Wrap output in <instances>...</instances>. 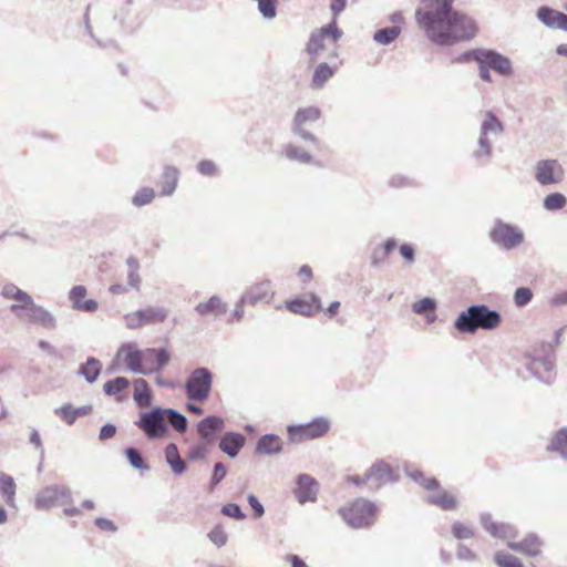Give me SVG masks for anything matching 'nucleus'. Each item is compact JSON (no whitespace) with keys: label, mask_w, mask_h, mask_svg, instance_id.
Here are the masks:
<instances>
[{"label":"nucleus","mask_w":567,"mask_h":567,"mask_svg":"<svg viewBox=\"0 0 567 567\" xmlns=\"http://www.w3.org/2000/svg\"><path fill=\"white\" fill-rule=\"evenodd\" d=\"M197 169L202 175L214 176L217 173V166L213 161L205 159L198 163Z\"/></svg>","instance_id":"nucleus-51"},{"label":"nucleus","mask_w":567,"mask_h":567,"mask_svg":"<svg viewBox=\"0 0 567 567\" xmlns=\"http://www.w3.org/2000/svg\"><path fill=\"white\" fill-rule=\"evenodd\" d=\"M91 405H83L73 408L71 404H65L55 410V414L61 417L66 424L72 425L78 417L86 416L92 413Z\"/></svg>","instance_id":"nucleus-23"},{"label":"nucleus","mask_w":567,"mask_h":567,"mask_svg":"<svg viewBox=\"0 0 567 567\" xmlns=\"http://www.w3.org/2000/svg\"><path fill=\"white\" fill-rule=\"evenodd\" d=\"M340 302L339 301H333L329 305V307L327 309H324V313L329 317V318H333L336 317L338 313H339V310H340Z\"/></svg>","instance_id":"nucleus-61"},{"label":"nucleus","mask_w":567,"mask_h":567,"mask_svg":"<svg viewBox=\"0 0 567 567\" xmlns=\"http://www.w3.org/2000/svg\"><path fill=\"white\" fill-rule=\"evenodd\" d=\"M128 385L130 382L126 378L117 377L105 382L103 385V391L105 392L106 395L116 396L117 394L126 390Z\"/></svg>","instance_id":"nucleus-36"},{"label":"nucleus","mask_w":567,"mask_h":567,"mask_svg":"<svg viewBox=\"0 0 567 567\" xmlns=\"http://www.w3.org/2000/svg\"><path fill=\"white\" fill-rule=\"evenodd\" d=\"M95 524L99 528L103 529V530H115L116 527L115 525L113 524V522L106 519V518H97L95 520Z\"/></svg>","instance_id":"nucleus-57"},{"label":"nucleus","mask_w":567,"mask_h":567,"mask_svg":"<svg viewBox=\"0 0 567 567\" xmlns=\"http://www.w3.org/2000/svg\"><path fill=\"white\" fill-rule=\"evenodd\" d=\"M401 33V28L390 27L380 29L374 33V40L381 44H389L393 42Z\"/></svg>","instance_id":"nucleus-38"},{"label":"nucleus","mask_w":567,"mask_h":567,"mask_svg":"<svg viewBox=\"0 0 567 567\" xmlns=\"http://www.w3.org/2000/svg\"><path fill=\"white\" fill-rule=\"evenodd\" d=\"M208 537L218 547L224 546L227 542V534L221 526H215L209 532Z\"/></svg>","instance_id":"nucleus-49"},{"label":"nucleus","mask_w":567,"mask_h":567,"mask_svg":"<svg viewBox=\"0 0 567 567\" xmlns=\"http://www.w3.org/2000/svg\"><path fill=\"white\" fill-rule=\"evenodd\" d=\"M503 131V125L499 122V120L492 113L486 112L485 118L482 123L481 128V137H480V146L481 151L480 154L482 155H488L491 153V145L487 141V135L489 133L492 134H498Z\"/></svg>","instance_id":"nucleus-15"},{"label":"nucleus","mask_w":567,"mask_h":567,"mask_svg":"<svg viewBox=\"0 0 567 567\" xmlns=\"http://www.w3.org/2000/svg\"><path fill=\"white\" fill-rule=\"evenodd\" d=\"M178 182V171L175 167H165L162 178L158 182L161 194L164 196L172 195L176 189Z\"/></svg>","instance_id":"nucleus-25"},{"label":"nucleus","mask_w":567,"mask_h":567,"mask_svg":"<svg viewBox=\"0 0 567 567\" xmlns=\"http://www.w3.org/2000/svg\"><path fill=\"white\" fill-rule=\"evenodd\" d=\"M275 297L271 282L264 280L252 285L241 297V305L256 306L258 303H269Z\"/></svg>","instance_id":"nucleus-12"},{"label":"nucleus","mask_w":567,"mask_h":567,"mask_svg":"<svg viewBox=\"0 0 567 567\" xmlns=\"http://www.w3.org/2000/svg\"><path fill=\"white\" fill-rule=\"evenodd\" d=\"M491 238L494 243L511 249L520 245L524 236L516 227L499 223L491 231Z\"/></svg>","instance_id":"nucleus-10"},{"label":"nucleus","mask_w":567,"mask_h":567,"mask_svg":"<svg viewBox=\"0 0 567 567\" xmlns=\"http://www.w3.org/2000/svg\"><path fill=\"white\" fill-rule=\"evenodd\" d=\"M248 501H249V504L251 505V507L255 511V515L257 517H260L264 514L262 505L259 503V501L254 495H250Z\"/></svg>","instance_id":"nucleus-58"},{"label":"nucleus","mask_w":567,"mask_h":567,"mask_svg":"<svg viewBox=\"0 0 567 567\" xmlns=\"http://www.w3.org/2000/svg\"><path fill=\"white\" fill-rule=\"evenodd\" d=\"M567 203L566 197L560 193H553L546 196L544 200V206L548 210H557L565 207Z\"/></svg>","instance_id":"nucleus-41"},{"label":"nucleus","mask_w":567,"mask_h":567,"mask_svg":"<svg viewBox=\"0 0 567 567\" xmlns=\"http://www.w3.org/2000/svg\"><path fill=\"white\" fill-rule=\"evenodd\" d=\"M284 154L291 161H298L301 163H309L311 161V155L308 152L302 147L292 144H289L284 148Z\"/></svg>","instance_id":"nucleus-37"},{"label":"nucleus","mask_w":567,"mask_h":567,"mask_svg":"<svg viewBox=\"0 0 567 567\" xmlns=\"http://www.w3.org/2000/svg\"><path fill=\"white\" fill-rule=\"evenodd\" d=\"M21 318L30 322L40 323L47 328H51L54 324V320L51 315L34 303L22 313Z\"/></svg>","instance_id":"nucleus-24"},{"label":"nucleus","mask_w":567,"mask_h":567,"mask_svg":"<svg viewBox=\"0 0 567 567\" xmlns=\"http://www.w3.org/2000/svg\"><path fill=\"white\" fill-rule=\"evenodd\" d=\"M501 315L486 306H472L462 311L455 320V328L462 333H474L477 329L493 330L501 324Z\"/></svg>","instance_id":"nucleus-2"},{"label":"nucleus","mask_w":567,"mask_h":567,"mask_svg":"<svg viewBox=\"0 0 567 567\" xmlns=\"http://www.w3.org/2000/svg\"><path fill=\"white\" fill-rule=\"evenodd\" d=\"M287 560L290 561L292 567H308L306 563L297 555L287 556Z\"/></svg>","instance_id":"nucleus-63"},{"label":"nucleus","mask_w":567,"mask_h":567,"mask_svg":"<svg viewBox=\"0 0 567 567\" xmlns=\"http://www.w3.org/2000/svg\"><path fill=\"white\" fill-rule=\"evenodd\" d=\"M134 385V401L141 408H146L151 404L152 394L147 382L144 379H137Z\"/></svg>","instance_id":"nucleus-32"},{"label":"nucleus","mask_w":567,"mask_h":567,"mask_svg":"<svg viewBox=\"0 0 567 567\" xmlns=\"http://www.w3.org/2000/svg\"><path fill=\"white\" fill-rule=\"evenodd\" d=\"M452 534L457 539H468L474 536L473 529L460 522L453 524Z\"/></svg>","instance_id":"nucleus-46"},{"label":"nucleus","mask_w":567,"mask_h":567,"mask_svg":"<svg viewBox=\"0 0 567 567\" xmlns=\"http://www.w3.org/2000/svg\"><path fill=\"white\" fill-rule=\"evenodd\" d=\"M320 115H321V112L316 106L301 107L296 112L295 118H293L295 126H296V130L301 134V136L303 138L310 140V141L316 140L311 134L303 132V127L309 123L318 121Z\"/></svg>","instance_id":"nucleus-16"},{"label":"nucleus","mask_w":567,"mask_h":567,"mask_svg":"<svg viewBox=\"0 0 567 567\" xmlns=\"http://www.w3.org/2000/svg\"><path fill=\"white\" fill-rule=\"evenodd\" d=\"M533 298V292L529 288L520 287L515 291L514 301L517 307L527 305Z\"/></svg>","instance_id":"nucleus-48"},{"label":"nucleus","mask_w":567,"mask_h":567,"mask_svg":"<svg viewBox=\"0 0 567 567\" xmlns=\"http://www.w3.org/2000/svg\"><path fill=\"white\" fill-rule=\"evenodd\" d=\"M470 56L477 63H485L489 69L501 75H509L512 73V63L506 56L492 50H474Z\"/></svg>","instance_id":"nucleus-9"},{"label":"nucleus","mask_w":567,"mask_h":567,"mask_svg":"<svg viewBox=\"0 0 567 567\" xmlns=\"http://www.w3.org/2000/svg\"><path fill=\"white\" fill-rule=\"evenodd\" d=\"M147 373L158 371L169 361V353L166 349H146Z\"/></svg>","instance_id":"nucleus-26"},{"label":"nucleus","mask_w":567,"mask_h":567,"mask_svg":"<svg viewBox=\"0 0 567 567\" xmlns=\"http://www.w3.org/2000/svg\"><path fill=\"white\" fill-rule=\"evenodd\" d=\"M155 197V192L153 188L144 187L136 192V194L133 197V204L135 206H144L150 204Z\"/></svg>","instance_id":"nucleus-42"},{"label":"nucleus","mask_w":567,"mask_h":567,"mask_svg":"<svg viewBox=\"0 0 567 567\" xmlns=\"http://www.w3.org/2000/svg\"><path fill=\"white\" fill-rule=\"evenodd\" d=\"M116 429L112 424L104 425L100 431V439L101 440H107L115 435Z\"/></svg>","instance_id":"nucleus-55"},{"label":"nucleus","mask_w":567,"mask_h":567,"mask_svg":"<svg viewBox=\"0 0 567 567\" xmlns=\"http://www.w3.org/2000/svg\"><path fill=\"white\" fill-rule=\"evenodd\" d=\"M537 16L545 24L567 31V16L565 13L542 7Z\"/></svg>","instance_id":"nucleus-22"},{"label":"nucleus","mask_w":567,"mask_h":567,"mask_svg":"<svg viewBox=\"0 0 567 567\" xmlns=\"http://www.w3.org/2000/svg\"><path fill=\"white\" fill-rule=\"evenodd\" d=\"M427 503L444 511H453L457 507V499L454 494L447 491H439L429 496Z\"/></svg>","instance_id":"nucleus-27"},{"label":"nucleus","mask_w":567,"mask_h":567,"mask_svg":"<svg viewBox=\"0 0 567 567\" xmlns=\"http://www.w3.org/2000/svg\"><path fill=\"white\" fill-rule=\"evenodd\" d=\"M246 437L240 433L228 432L220 442L219 449L229 457H235L245 445Z\"/></svg>","instance_id":"nucleus-20"},{"label":"nucleus","mask_w":567,"mask_h":567,"mask_svg":"<svg viewBox=\"0 0 567 567\" xmlns=\"http://www.w3.org/2000/svg\"><path fill=\"white\" fill-rule=\"evenodd\" d=\"M400 254L409 262H412L414 260V248L410 244L401 245L400 246Z\"/></svg>","instance_id":"nucleus-53"},{"label":"nucleus","mask_w":567,"mask_h":567,"mask_svg":"<svg viewBox=\"0 0 567 567\" xmlns=\"http://www.w3.org/2000/svg\"><path fill=\"white\" fill-rule=\"evenodd\" d=\"M212 374L205 368L196 369L186 383L187 396L192 400L205 401L210 392Z\"/></svg>","instance_id":"nucleus-7"},{"label":"nucleus","mask_w":567,"mask_h":567,"mask_svg":"<svg viewBox=\"0 0 567 567\" xmlns=\"http://www.w3.org/2000/svg\"><path fill=\"white\" fill-rule=\"evenodd\" d=\"M340 37L341 31L338 29L336 21H333L329 25L322 27L311 33L307 44V52L310 55L317 56L327 48V41L336 45Z\"/></svg>","instance_id":"nucleus-6"},{"label":"nucleus","mask_w":567,"mask_h":567,"mask_svg":"<svg viewBox=\"0 0 567 567\" xmlns=\"http://www.w3.org/2000/svg\"><path fill=\"white\" fill-rule=\"evenodd\" d=\"M256 450L260 454L279 453L282 450V440L275 434H266L259 439Z\"/></svg>","instance_id":"nucleus-28"},{"label":"nucleus","mask_w":567,"mask_h":567,"mask_svg":"<svg viewBox=\"0 0 567 567\" xmlns=\"http://www.w3.org/2000/svg\"><path fill=\"white\" fill-rule=\"evenodd\" d=\"M340 514L344 520L353 527H367L372 524L375 515V507L372 503L358 499L350 506L342 508Z\"/></svg>","instance_id":"nucleus-4"},{"label":"nucleus","mask_w":567,"mask_h":567,"mask_svg":"<svg viewBox=\"0 0 567 567\" xmlns=\"http://www.w3.org/2000/svg\"><path fill=\"white\" fill-rule=\"evenodd\" d=\"M223 514L229 516V517H234V518H243L244 515L239 508L238 505L236 504H227L223 507L221 509Z\"/></svg>","instance_id":"nucleus-52"},{"label":"nucleus","mask_w":567,"mask_h":567,"mask_svg":"<svg viewBox=\"0 0 567 567\" xmlns=\"http://www.w3.org/2000/svg\"><path fill=\"white\" fill-rule=\"evenodd\" d=\"M0 493L9 507L17 508L16 483L11 476L3 473H0Z\"/></svg>","instance_id":"nucleus-30"},{"label":"nucleus","mask_w":567,"mask_h":567,"mask_svg":"<svg viewBox=\"0 0 567 567\" xmlns=\"http://www.w3.org/2000/svg\"><path fill=\"white\" fill-rule=\"evenodd\" d=\"M165 416H167L168 422L172 424V426L179 431L184 432L186 430L187 421L186 417L173 410H166Z\"/></svg>","instance_id":"nucleus-43"},{"label":"nucleus","mask_w":567,"mask_h":567,"mask_svg":"<svg viewBox=\"0 0 567 567\" xmlns=\"http://www.w3.org/2000/svg\"><path fill=\"white\" fill-rule=\"evenodd\" d=\"M318 493V483L309 475H300L295 489L299 503L315 502Z\"/></svg>","instance_id":"nucleus-17"},{"label":"nucleus","mask_w":567,"mask_h":567,"mask_svg":"<svg viewBox=\"0 0 567 567\" xmlns=\"http://www.w3.org/2000/svg\"><path fill=\"white\" fill-rule=\"evenodd\" d=\"M116 361L133 372L147 373L146 350H140L135 343L122 344L116 353Z\"/></svg>","instance_id":"nucleus-5"},{"label":"nucleus","mask_w":567,"mask_h":567,"mask_svg":"<svg viewBox=\"0 0 567 567\" xmlns=\"http://www.w3.org/2000/svg\"><path fill=\"white\" fill-rule=\"evenodd\" d=\"M298 276L300 277L302 282H308L312 279V269L308 265H303L300 267Z\"/></svg>","instance_id":"nucleus-56"},{"label":"nucleus","mask_w":567,"mask_h":567,"mask_svg":"<svg viewBox=\"0 0 567 567\" xmlns=\"http://www.w3.org/2000/svg\"><path fill=\"white\" fill-rule=\"evenodd\" d=\"M484 527L494 536L499 538H511L515 536L514 529L509 525L497 524L491 520V518L483 519Z\"/></svg>","instance_id":"nucleus-35"},{"label":"nucleus","mask_w":567,"mask_h":567,"mask_svg":"<svg viewBox=\"0 0 567 567\" xmlns=\"http://www.w3.org/2000/svg\"><path fill=\"white\" fill-rule=\"evenodd\" d=\"M16 301H18V303L12 305L10 310L18 317H22V313L34 303L30 296L28 301L22 298H18Z\"/></svg>","instance_id":"nucleus-50"},{"label":"nucleus","mask_w":567,"mask_h":567,"mask_svg":"<svg viewBox=\"0 0 567 567\" xmlns=\"http://www.w3.org/2000/svg\"><path fill=\"white\" fill-rule=\"evenodd\" d=\"M223 419L217 416H207L199 422L198 432L204 439L209 440L217 431L223 429Z\"/></svg>","instance_id":"nucleus-33"},{"label":"nucleus","mask_w":567,"mask_h":567,"mask_svg":"<svg viewBox=\"0 0 567 567\" xmlns=\"http://www.w3.org/2000/svg\"><path fill=\"white\" fill-rule=\"evenodd\" d=\"M478 65H480L481 78L486 82H491L492 78L489 74V68L485 63H478Z\"/></svg>","instance_id":"nucleus-62"},{"label":"nucleus","mask_w":567,"mask_h":567,"mask_svg":"<svg viewBox=\"0 0 567 567\" xmlns=\"http://www.w3.org/2000/svg\"><path fill=\"white\" fill-rule=\"evenodd\" d=\"M285 308L295 315L312 317L322 310V305L316 295H310L309 299L296 298L286 301Z\"/></svg>","instance_id":"nucleus-14"},{"label":"nucleus","mask_w":567,"mask_h":567,"mask_svg":"<svg viewBox=\"0 0 567 567\" xmlns=\"http://www.w3.org/2000/svg\"><path fill=\"white\" fill-rule=\"evenodd\" d=\"M412 309L415 313H432L434 316L435 302L431 298H423L413 303Z\"/></svg>","instance_id":"nucleus-45"},{"label":"nucleus","mask_w":567,"mask_h":567,"mask_svg":"<svg viewBox=\"0 0 567 567\" xmlns=\"http://www.w3.org/2000/svg\"><path fill=\"white\" fill-rule=\"evenodd\" d=\"M101 371V363L96 359H89L82 367L81 373L89 382H93L96 380L97 375Z\"/></svg>","instance_id":"nucleus-39"},{"label":"nucleus","mask_w":567,"mask_h":567,"mask_svg":"<svg viewBox=\"0 0 567 567\" xmlns=\"http://www.w3.org/2000/svg\"><path fill=\"white\" fill-rule=\"evenodd\" d=\"M226 475V468L221 463H217L213 474V483H219Z\"/></svg>","instance_id":"nucleus-54"},{"label":"nucleus","mask_w":567,"mask_h":567,"mask_svg":"<svg viewBox=\"0 0 567 567\" xmlns=\"http://www.w3.org/2000/svg\"><path fill=\"white\" fill-rule=\"evenodd\" d=\"M455 0H421L415 20L425 35L434 43L449 45L473 39L476 22L467 14L453 10Z\"/></svg>","instance_id":"nucleus-1"},{"label":"nucleus","mask_w":567,"mask_h":567,"mask_svg":"<svg viewBox=\"0 0 567 567\" xmlns=\"http://www.w3.org/2000/svg\"><path fill=\"white\" fill-rule=\"evenodd\" d=\"M548 451L558 452L567 457V427L558 430L547 446Z\"/></svg>","instance_id":"nucleus-34"},{"label":"nucleus","mask_w":567,"mask_h":567,"mask_svg":"<svg viewBox=\"0 0 567 567\" xmlns=\"http://www.w3.org/2000/svg\"><path fill=\"white\" fill-rule=\"evenodd\" d=\"M167 318V311L164 308H146L134 311L125 316L126 327L130 329H140L147 324L162 323Z\"/></svg>","instance_id":"nucleus-8"},{"label":"nucleus","mask_w":567,"mask_h":567,"mask_svg":"<svg viewBox=\"0 0 567 567\" xmlns=\"http://www.w3.org/2000/svg\"><path fill=\"white\" fill-rule=\"evenodd\" d=\"M336 68L330 66L328 63H319L312 74L311 86L313 89H321L324 83L333 76Z\"/></svg>","instance_id":"nucleus-31"},{"label":"nucleus","mask_w":567,"mask_h":567,"mask_svg":"<svg viewBox=\"0 0 567 567\" xmlns=\"http://www.w3.org/2000/svg\"><path fill=\"white\" fill-rule=\"evenodd\" d=\"M331 429V420L326 416L316 417L309 423L289 425L287 427L288 439L292 443H302L310 440L323 437Z\"/></svg>","instance_id":"nucleus-3"},{"label":"nucleus","mask_w":567,"mask_h":567,"mask_svg":"<svg viewBox=\"0 0 567 567\" xmlns=\"http://www.w3.org/2000/svg\"><path fill=\"white\" fill-rule=\"evenodd\" d=\"M143 429L152 436H158L166 431L165 411H153L143 417Z\"/></svg>","instance_id":"nucleus-19"},{"label":"nucleus","mask_w":567,"mask_h":567,"mask_svg":"<svg viewBox=\"0 0 567 567\" xmlns=\"http://www.w3.org/2000/svg\"><path fill=\"white\" fill-rule=\"evenodd\" d=\"M396 247V241L394 239H388L383 245V252L381 259L386 258Z\"/></svg>","instance_id":"nucleus-59"},{"label":"nucleus","mask_w":567,"mask_h":567,"mask_svg":"<svg viewBox=\"0 0 567 567\" xmlns=\"http://www.w3.org/2000/svg\"><path fill=\"white\" fill-rule=\"evenodd\" d=\"M535 177L542 185L557 184L563 181L564 169L556 159L539 161L536 165Z\"/></svg>","instance_id":"nucleus-11"},{"label":"nucleus","mask_w":567,"mask_h":567,"mask_svg":"<svg viewBox=\"0 0 567 567\" xmlns=\"http://www.w3.org/2000/svg\"><path fill=\"white\" fill-rule=\"evenodd\" d=\"M2 296L7 299H13L17 300L18 298H22L24 300H29V295L24 291L20 290L14 285H7L2 289Z\"/></svg>","instance_id":"nucleus-47"},{"label":"nucleus","mask_w":567,"mask_h":567,"mask_svg":"<svg viewBox=\"0 0 567 567\" xmlns=\"http://www.w3.org/2000/svg\"><path fill=\"white\" fill-rule=\"evenodd\" d=\"M347 0H331L330 9L334 14L340 13L344 10Z\"/></svg>","instance_id":"nucleus-60"},{"label":"nucleus","mask_w":567,"mask_h":567,"mask_svg":"<svg viewBox=\"0 0 567 567\" xmlns=\"http://www.w3.org/2000/svg\"><path fill=\"white\" fill-rule=\"evenodd\" d=\"M87 290L84 286H75L71 289L69 298L72 307L80 311L93 312L97 309L99 305L93 299H85Z\"/></svg>","instance_id":"nucleus-18"},{"label":"nucleus","mask_w":567,"mask_h":567,"mask_svg":"<svg viewBox=\"0 0 567 567\" xmlns=\"http://www.w3.org/2000/svg\"><path fill=\"white\" fill-rule=\"evenodd\" d=\"M494 559L498 567H524L517 557L507 553L498 551Z\"/></svg>","instance_id":"nucleus-40"},{"label":"nucleus","mask_w":567,"mask_h":567,"mask_svg":"<svg viewBox=\"0 0 567 567\" xmlns=\"http://www.w3.org/2000/svg\"><path fill=\"white\" fill-rule=\"evenodd\" d=\"M508 547L527 556H536L540 553L542 542L535 535H528L520 542H509Z\"/></svg>","instance_id":"nucleus-21"},{"label":"nucleus","mask_w":567,"mask_h":567,"mask_svg":"<svg viewBox=\"0 0 567 567\" xmlns=\"http://www.w3.org/2000/svg\"><path fill=\"white\" fill-rule=\"evenodd\" d=\"M166 456L167 461H174V458H176V461H179L177 455V447L174 444H169L166 447Z\"/></svg>","instance_id":"nucleus-64"},{"label":"nucleus","mask_w":567,"mask_h":567,"mask_svg":"<svg viewBox=\"0 0 567 567\" xmlns=\"http://www.w3.org/2000/svg\"><path fill=\"white\" fill-rule=\"evenodd\" d=\"M70 497V493L65 488L56 486L43 488L35 498L38 509H49L56 505H62Z\"/></svg>","instance_id":"nucleus-13"},{"label":"nucleus","mask_w":567,"mask_h":567,"mask_svg":"<svg viewBox=\"0 0 567 567\" xmlns=\"http://www.w3.org/2000/svg\"><path fill=\"white\" fill-rule=\"evenodd\" d=\"M258 9L265 18L272 19L277 13V0H256Z\"/></svg>","instance_id":"nucleus-44"},{"label":"nucleus","mask_w":567,"mask_h":567,"mask_svg":"<svg viewBox=\"0 0 567 567\" xmlns=\"http://www.w3.org/2000/svg\"><path fill=\"white\" fill-rule=\"evenodd\" d=\"M196 311L199 316H220L226 312V305L219 297H212L206 302H200L196 306Z\"/></svg>","instance_id":"nucleus-29"}]
</instances>
